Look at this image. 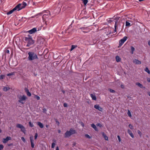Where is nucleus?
<instances>
[{
	"label": "nucleus",
	"mask_w": 150,
	"mask_h": 150,
	"mask_svg": "<svg viewBox=\"0 0 150 150\" xmlns=\"http://www.w3.org/2000/svg\"><path fill=\"white\" fill-rule=\"evenodd\" d=\"M33 142V141H31V147L33 148L34 147V143Z\"/></svg>",
	"instance_id": "nucleus-32"
},
{
	"label": "nucleus",
	"mask_w": 150,
	"mask_h": 150,
	"mask_svg": "<svg viewBox=\"0 0 150 150\" xmlns=\"http://www.w3.org/2000/svg\"><path fill=\"white\" fill-rule=\"evenodd\" d=\"M14 74H15L14 72H11L10 73L7 74V76H12V75H14Z\"/></svg>",
	"instance_id": "nucleus-24"
},
{
	"label": "nucleus",
	"mask_w": 150,
	"mask_h": 150,
	"mask_svg": "<svg viewBox=\"0 0 150 150\" xmlns=\"http://www.w3.org/2000/svg\"><path fill=\"white\" fill-rule=\"evenodd\" d=\"M96 96H94V100H96Z\"/></svg>",
	"instance_id": "nucleus-61"
},
{
	"label": "nucleus",
	"mask_w": 150,
	"mask_h": 150,
	"mask_svg": "<svg viewBox=\"0 0 150 150\" xmlns=\"http://www.w3.org/2000/svg\"><path fill=\"white\" fill-rule=\"evenodd\" d=\"M35 98H36L37 100H39L40 99V97L39 96H37V95H35Z\"/></svg>",
	"instance_id": "nucleus-37"
},
{
	"label": "nucleus",
	"mask_w": 150,
	"mask_h": 150,
	"mask_svg": "<svg viewBox=\"0 0 150 150\" xmlns=\"http://www.w3.org/2000/svg\"><path fill=\"white\" fill-rule=\"evenodd\" d=\"M10 88L8 87H4L3 88V90L4 91H6L10 89Z\"/></svg>",
	"instance_id": "nucleus-15"
},
{
	"label": "nucleus",
	"mask_w": 150,
	"mask_h": 150,
	"mask_svg": "<svg viewBox=\"0 0 150 150\" xmlns=\"http://www.w3.org/2000/svg\"><path fill=\"white\" fill-rule=\"evenodd\" d=\"M6 52L7 53H9V51L8 50H6Z\"/></svg>",
	"instance_id": "nucleus-51"
},
{
	"label": "nucleus",
	"mask_w": 150,
	"mask_h": 150,
	"mask_svg": "<svg viewBox=\"0 0 150 150\" xmlns=\"http://www.w3.org/2000/svg\"><path fill=\"white\" fill-rule=\"evenodd\" d=\"M58 132L59 133H60V132H61V131H60V130H58Z\"/></svg>",
	"instance_id": "nucleus-60"
},
{
	"label": "nucleus",
	"mask_w": 150,
	"mask_h": 150,
	"mask_svg": "<svg viewBox=\"0 0 150 150\" xmlns=\"http://www.w3.org/2000/svg\"><path fill=\"white\" fill-rule=\"evenodd\" d=\"M42 110H43V112L46 113V112L47 111V110L46 109L44 108Z\"/></svg>",
	"instance_id": "nucleus-43"
},
{
	"label": "nucleus",
	"mask_w": 150,
	"mask_h": 150,
	"mask_svg": "<svg viewBox=\"0 0 150 150\" xmlns=\"http://www.w3.org/2000/svg\"><path fill=\"white\" fill-rule=\"evenodd\" d=\"M94 108L97 109H98L100 111H102L103 110V109L102 108L100 107L98 105H94Z\"/></svg>",
	"instance_id": "nucleus-12"
},
{
	"label": "nucleus",
	"mask_w": 150,
	"mask_h": 150,
	"mask_svg": "<svg viewBox=\"0 0 150 150\" xmlns=\"http://www.w3.org/2000/svg\"><path fill=\"white\" fill-rule=\"evenodd\" d=\"M18 98L19 99L18 101V102L22 104L24 103L23 101H25L26 98V96L24 95L22 96L18 95Z\"/></svg>",
	"instance_id": "nucleus-5"
},
{
	"label": "nucleus",
	"mask_w": 150,
	"mask_h": 150,
	"mask_svg": "<svg viewBox=\"0 0 150 150\" xmlns=\"http://www.w3.org/2000/svg\"><path fill=\"white\" fill-rule=\"evenodd\" d=\"M6 142H7V141H3V142H4V143H6Z\"/></svg>",
	"instance_id": "nucleus-63"
},
{
	"label": "nucleus",
	"mask_w": 150,
	"mask_h": 150,
	"mask_svg": "<svg viewBox=\"0 0 150 150\" xmlns=\"http://www.w3.org/2000/svg\"><path fill=\"white\" fill-rule=\"evenodd\" d=\"M127 37L126 36L124 37L122 39H121L119 42V46H121L124 42L126 40Z\"/></svg>",
	"instance_id": "nucleus-8"
},
{
	"label": "nucleus",
	"mask_w": 150,
	"mask_h": 150,
	"mask_svg": "<svg viewBox=\"0 0 150 150\" xmlns=\"http://www.w3.org/2000/svg\"><path fill=\"white\" fill-rule=\"evenodd\" d=\"M147 81L149 82H150V79L149 78L147 79Z\"/></svg>",
	"instance_id": "nucleus-54"
},
{
	"label": "nucleus",
	"mask_w": 150,
	"mask_h": 150,
	"mask_svg": "<svg viewBox=\"0 0 150 150\" xmlns=\"http://www.w3.org/2000/svg\"><path fill=\"white\" fill-rule=\"evenodd\" d=\"M16 126L17 128L21 129V131L25 134L26 130L24 127L22 125L18 124L16 125Z\"/></svg>",
	"instance_id": "nucleus-6"
},
{
	"label": "nucleus",
	"mask_w": 150,
	"mask_h": 150,
	"mask_svg": "<svg viewBox=\"0 0 150 150\" xmlns=\"http://www.w3.org/2000/svg\"><path fill=\"white\" fill-rule=\"evenodd\" d=\"M146 72H147V73L149 74H150V71L149 70L148 68L147 67L144 70Z\"/></svg>",
	"instance_id": "nucleus-23"
},
{
	"label": "nucleus",
	"mask_w": 150,
	"mask_h": 150,
	"mask_svg": "<svg viewBox=\"0 0 150 150\" xmlns=\"http://www.w3.org/2000/svg\"><path fill=\"white\" fill-rule=\"evenodd\" d=\"M136 85L142 88H145L143 87V85L139 83H136Z\"/></svg>",
	"instance_id": "nucleus-16"
},
{
	"label": "nucleus",
	"mask_w": 150,
	"mask_h": 150,
	"mask_svg": "<svg viewBox=\"0 0 150 150\" xmlns=\"http://www.w3.org/2000/svg\"><path fill=\"white\" fill-rule=\"evenodd\" d=\"M21 5L20 4H19L17 5L13 9L14 11H19L21 10V8H20V7Z\"/></svg>",
	"instance_id": "nucleus-10"
},
{
	"label": "nucleus",
	"mask_w": 150,
	"mask_h": 150,
	"mask_svg": "<svg viewBox=\"0 0 150 150\" xmlns=\"http://www.w3.org/2000/svg\"><path fill=\"white\" fill-rule=\"evenodd\" d=\"M129 127L131 129H133V126L131 124H129Z\"/></svg>",
	"instance_id": "nucleus-38"
},
{
	"label": "nucleus",
	"mask_w": 150,
	"mask_h": 150,
	"mask_svg": "<svg viewBox=\"0 0 150 150\" xmlns=\"http://www.w3.org/2000/svg\"><path fill=\"white\" fill-rule=\"evenodd\" d=\"M56 150H59V149L58 147H57Z\"/></svg>",
	"instance_id": "nucleus-58"
},
{
	"label": "nucleus",
	"mask_w": 150,
	"mask_h": 150,
	"mask_svg": "<svg viewBox=\"0 0 150 150\" xmlns=\"http://www.w3.org/2000/svg\"><path fill=\"white\" fill-rule=\"evenodd\" d=\"M103 136V137L105 138V140H107L108 139V137L105 135L104 133H102Z\"/></svg>",
	"instance_id": "nucleus-19"
},
{
	"label": "nucleus",
	"mask_w": 150,
	"mask_h": 150,
	"mask_svg": "<svg viewBox=\"0 0 150 150\" xmlns=\"http://www.w3.org/2000/svg\"><path fill=\"white\" fill-rule=\"evenodd\" d=\"M81 30H82L83 31V32H87L88 31H84V30H87V28H81Z\"/></svg>",
	"instance_id": "nucleus-26"
},
{
	"label": "nucleus",
	"mask_w": 150,
	"mask_h": 150,
	"mask_svg": "<svg viewBox=\"0 0 150 150\" xmlns=\"http://www.w3.org/2000/svg\"><path fill=\"white\" fill-rule=\"evenodd\" d=\"M129 134V135L131 136V137H132V138H134V135H133V134H132V133H131Z\"/></svg>",
	"instance_id": "nucleus-44"
},
{
	"label": "nucleus",
	"mask_w": 150,
	"mask_h": 150,
	"mask_svg": "<svg viewBox=\"0 0 150 150\" xmlns=\"http://www.w3.org/2000/svg\"><path fill=\"white\" fill-rule=\"evenodd\" d=\"M148 95L150 96V92H148Z\"/></svg>",
	"instance_id": "nucleus-59"
},
{
	"label": "nucleus",
	"mask_w": 150,
	"mask_h": 150,
	"mask_svg": "<svg viewBox=\"0 0 150 150\" xmlns=\"http://www.w3.org/2000/svg\"><path fill=\"white\" fill-rule=\"evenodd\" d=\"M64 106L65 107H67V104L66 103H64Z\"/></svg>",
	"instance_id": "nucleus-47"
},
{
	"label": "nucleus",
	"mask_w": 150,
	"mask_h": 150,
	"mask_svg": "<svg viewBox=\"0 0 150 150\" xmlns=\"http://www.w3.org/2000/svg\"><path fill=\"white\" fill-rule=\"evenodd\" d=\"M137 132L138 134L140 135V136H141L142 135V133L141 131L139 130H138Z\"/></svg>",
	"instance_id": "nucleus-36"
},
{
	"label": "nucleus",
	"mask_w": 150,
	"mask_h": 150,
	"mask_svg": "<svg viewBox=\"0 0 150 150\" xmlns=\"http://www.w3.org/2000/svg\"><path fill=\"white\" fill-rule=\"evenodd\" d=\"M108 21L109 23H110L112 21V20L110 19H109V20H108Z\"/></svg>",
	"instance_id": "nucleus-53"
},
{
	"label": "nucleus",
	"mask_w": 150,
	"mask_h": 150,
	"mask_svg": "<svg viewBox=\"0 0 150 150\" xmlns=\"http://www.w3.org/2000/svg\"><path fill=\"white\" fill-rule=\"evenodd\" d=\"M21 139H22V140L23 141H24L25 140V139H24V138L23 137H21Z\"/></svg>",
	"instance_id": "nucleus-56"
},
{
	"label": "nucleus",
	"mask_w": 150,
	"mask_h": 150,
	"mask_svg": "<svg viewBox=\"0 0 150 150\" xmlns=\"http://www.w3.org/2000/svg\"><path fill=\"white\" fill-rule=\"evenodd\" d=\"M133 62L136 64H141V62L137 59H134Z\"/></svg>",
	"instance_id": "nucleus-13"
},
{
	"label": "nucleus",
	"mask_w": 150,
	"mask_h": 150,
	"mask_svg": "<svg viewBox=\"0 0 150 150\" xmlns=\"http://www.w3.org/2000/svg\"><path fill=\"white\" fill-rule=\"evenodd\" d=\"M94 129L96 131H98V128L96 127V126L94 125Z\"/></svg>",
	"instance_id": "nucleus-42"
},
{
	"label": "nucleus",
	"mask_w": 150,
	"mask_h": 150,
	"mask_svg": "<svg viewBox=\"0 0 150 150\" xmlns=\"http://www.w3.org/2000/svg\"><path fill=\"white\" fill-rule=\"evenodd\" d=\"M116 60L117 62H119L120 60V58L118 56H117L116 57Z\"/></svg>",
	"instance_id": "nucleus-21"
},
{
	"label": "nucleus",
	"mask_w": 150,
	"mask_h": 150,
	"mask_svg": "<svg viewBox=\"0 0 150 150\" xmlns=\"http://www.w3.org/2000/svg\"><path fill=\"white\" fill-rule=\"evenodd\" d=\"M127 132L129 134H130L132 133L131 131H130L129 129H128Z\"/></svg>",
	"instance_id": "nucleus-49"
},
{
	"label": "nucleus",
	"mask_w": 150,
	"mask_h": 150,
	"mask_svg": "<svg viewBox=\"0 0 150 150\" xmlns=\"http://www.w3.org/2000/svg\"><path fill=\"white\" fill-rule=\"evenodd\" d=\"M127 114L128 116L130 117H132V115L131 112L129 110H128Z\"/></svg>",
	"instance_id": "nucleus-22"
},
{
	"label": "nucleus",
	"mask_w": 150,
	"mask_h": 150,
	"mask_svg": "<svg viewBox=\"0 0 150 150\" xmlns=\"http://www.w3.org/2000/svg\"><path fill=\"white\" fill-rule=\"evenodd\" d=\"M24 40L27 43L26 45L27 47H30L34 43V41L32 39L31 36L29 35H28L27 37H25Z\"/></svg>",
	"instance_id": "nucleus-1"
},
{
	"label": "nucleus",
	"mask_w": 150,
	"mask_h": 150,
	"mask_svg": "<svg viewBox=\"0 0 150 150\" xmlns=\"http://www.w3.org/2000/svg\"><path fill=\"white\" fill-rule=\"evenodd\" d=\"M55 145V143H53L52 144V148H54V146Z\"/></svg>",
	"instance_id": "nucleus-41"
},
{
	"label": "nucleus",
	"mask_w": 150,
	"mask_h": 150,
	"mask_svg": "<svg viewBox=\"0 0 150 150\" xmlns=\"http://www.w3.org/2000/svg\"><path fill=\"white\" fill-rule=\"evenodd\" d=\"M80 124L83 127H84V125L83 122H80Z\"/></svg>",
	"instance_id": "nucleus-45"
},
{
	"label": "nucleus",
	"mask_w": 150,
	"mask_h": 150,
	"mask_svg": "<svg viewBox=\"0 0 150 150\" xmlns=\"http://www.w3.org/2000/svg\"><path fill=\"white\" fill-rule=\"evenodd\" d=\"M23 18V17H22V18L20 20V21H22V19Z\"/></svg>",
	"instance_id": "nucleus-64"
},
{
	"label": "nucleus",
	"mask_w": 150,
	"mask_h": 150,
	"mask_svg": "<svg viewBox=\"0 0 150 150\" xmlns=\"http://www.w3.org/2000/svg\"><path fill=\"white\" fill-rule=\"evenodd\" d=\"M25 91L27 93V95L29 96H31V93L29 92V91H28V89H25Z\"/></svg>",
	"instance_id": "nucleus-17"
},
{
	"label": "nucleus",
	"mask_w": 150,
	"mask_h": 150,
	"mask_svg": "<svg viewBox=\"0 0 150 150\" xmlns=\"http://www.w3.org/2000/svg\"><path fill=\"white\" fill-rule=\"evenodd\" d=\"M46 127H49V125H46Z\"/></svg>",
	"instance_id": "nucleus-62"
},
{
	"label": "nucleus",
	"mask_w": 150,
	"mask_h": 150,
	"mask_svg": "<svg viewBox=\"0 0 150 150\" xmlns=\"http://www.w3.org/2000/svg\"><path fill=\"white\" fill-rule=\"evenodd\" d=\"M148 44L149 46H150V40H149L148 42Z\"/></svg>",
	"instance_id": "nucleus-57"
},
{
	"label": "nucleus",
	"mask_w": 150,
	"mask_h": 150,
	"mask_svg": "<svg viewBox=\"0 0 150 150\" xmlns=\"http://www.w3.org/2000/svg\"><path fill=\"white\" fill-rule=\"evenodd\" d=\"M4 76L3 75H1L0 76V80H1L4 79Z\"/></svg>",
	"instance_id": "nucleus-39"
},
{
	"label": "nucleus",
	"mask_w": 150,
	"mask_h": 150,
	"mask_svg": "<svg viewBox=\"0 0 150 150\" xmlns=\"http://www.w3.org/2000/svg\"><path fill=\"white\" fill-rule=\"evenodd\" d=\"M96 126L99 127H102V125L100 123H98L96 125Z\"/></svg>",
	"instance_id": "nucleus-34"
},
{
	"label": "nucleus",
	"mask_w": 150,
	"mask_h": 150,
	"mask_svg": "<svg viewBox=\"0 0 150 150\" xmlns=\"http://www.w3.org/2000/svg\"><path fill=\"white\" fill-rule=\"evenodd\" d=\"M28 59L29 61H31L38 59L36 54L33 52H28Z\"/></svg>",
	"instance_id": "nucleus-2"
},
{
	"label": "nucleus",
	"mask_w": 150,
	"mask_h": 150,
	"mask_svg": "<svg viewBox=\"0 0 150 150\" xmlns=\"http://www.w3.org/2000/svg\"><path fill=\"white\" fill-rule=\"evenodd\" d=\"M91 97L93 100H94V95L93 94H91Z\"/></svg>",
	"instance_id": "nucleus-48"
},
{
	"label": "nucleus",
	"mask_w": 150,
	"mask_h": 150,
	"mask_svg": "<svg viewBox=\"0 0 150 150\" xmlns=\"http://www.w3.org/2000/svg\"><path fill=\"white\" fill-rule=\"evenodd\" d=\"M85 136L86 138L90 139L91 138V136L89 135L88 134H86L85 135Z\"/></svg>",
	"instance_id": "nucleus-30"
},
{
	"label": "nucleus",
	"mask_w": 150,
	"mask_h": 150,
	"mask_svg": "<svg viewBox=\"0 0 150 150\" xmlns=\"http://www.w3.org/2000/svg\"><path fill=\"white\" fill-rule=\"evenodd\" d=\"M14 11V10L13 9L12 10H11L9 12H8L7 13V15L10 14H11Z\"/></svg>",
	"instance_id": "nucleus-25"
},
{
	"label": "nucleus",
	"mask_w": 150,
	"mask_h": 150,
	"mask_svg": "<svg viewBox=\"0 0 150 150\" xmlns=\"http://www.w3.org/2000/svg\"><path fill=\"white\" fill-rule=\"evenodd\" d=\"M83 2L85 5H86L88 2V0H83Z\"/></svg>",
	"instance_id": "nucleus-28"
},
{
	"label": "nucleus",
	"mask_w": 150,
	"mask_h": 150,
	"mask_svg": "<svg viewBox=\"0 0 150 150\" xmlns=\"http://www.w3.org/2000/svg\"><path fill=\"white\" fill-rule=\"evenodd\" d=\"M29 125L31 127H33L34 125L31 122H29Z\"/></svg>",
	"instance_id": "nucleus-31"
},
{
	"label": "nucleus",
	"mask_w": 150,
	"mask_h": 150,
	"mask_svg": "<svg viewBox=\"0 0 150 150\" xmlns=\"http://www.w3.org/2000/svg\"><path fill=\"white\" fill-rule=\"evenodd\" d=\"M4 146H3L1 144L0 145V150H1L2 149H3Z\"/></svg>",
	"instance_id": "nucleus-40"
},
{
	"label": "nucleus",
	"mask_w": 150,
	"mask_h": 150,
	"mask_svg": "<svg viewBox=\"0 0 150 150\" xmlns=\"http://www.w3.org/2000/svg\"><path fill=\"white\" fill-rule=\"evenodd\" d=\"M46 16H48V15H46V14H44L43 16H42V18L43 19V20H45V19H46V18L47 17H46Z\"/></svg>",
	"instance_id": "nucleus-29"
},
{
	"label": "nucleus",
	"mask_w": 150,
	"mask_h": 150,
	"mask_svg": "<svg viewBox=\"0 0 150 150\" xmlns=\"http://www.w3.org/2000/svg\"><path fill=\"white\" fill-rule=\"evenodd\" d=\"M121 88H124V86L123 84H121L120 86Z\"/></svg>",
	"instance_id": "nucleus-50"
},
{
	"label": "nucleus",
	"mask_w": 150,
	"mask_h": 150,
	"mask_svg": "<svg viewBox=\"0 0 150 150\" xmlns=\"http://www.w3.org/2000/svg\"><path fill=\"white\" fill-rule=\"evenodd\" d=\"M44 41V40L41 37L38 38L37 40V43L40 45L42 44Z\"/></svg>",
	"instance_id": "nucleus-7"
},
{
	"label": "nucleus",
	"mask_w": 150,
	"mask_h": 150,
	"mask_svg": "<svg viewBox=\"0 0 150 150\" xmlns=\"http://www.w3.org/2000/svg\"><path fill=\"white\" fill-rule=\"evenodd\" d=\"M20 4L21 5L20 6L21 9L24 8L27 5V4L24 2H23L22 3Z\"/></svg>",
	"instance_id": "nucleus-11"
},
{
	"label": "nucleus",
	"mask_w": 150,
	"mask_h": 150,
	"mask_svg": "<svg viewBox=\"0 0 150 150\" xmlns=\"http://www.w3.org/2000/svg\"><path fill=\"white\" fill-rule=\"evenodd\" d=\"M117 138L119 141H120V138L119 136L118 135L117 136Z\"/></svg>",
	"instance_id": "nucleus-52"
},
{
	"label": "nucleus",
	"mask_w": 150,
	"mask_h": 150,
	"mask_svg": "<svg viewBox=\"0 0 150 150\" xmlns=\"http://www.w3.org/2000/svg\"><path fill=\"white\" fill-rule=\"evenodd\" d=\"M131 54H133V52H134V51L135 50V49L133 46H131Z\"/></svg>",
	"instance_id": "nucleus-20"
},
{
	"label": "nucleus",
	"mask_w": 150,
	"mask_h": 150,
	"mask_svg": "<svg viewBox=\"0 0 150 150\" xmlns=\"http://www.w3.org/2000/svg\"><path fill=\"white\" fill-rule=\"evenodd\" d=\"M108 90L110 92L112 93H114L115 92V91L114 90L111 89H109Z\"/></svg>",
	"instance_id": "nucleus-33"
},
{
	"label": "nucleus",
	"mask_w": 150,
	"mask_h": 150,
	"mask_svg": "<svg viewBox=\"0 0 150 150\" xmlns=\"http://www.w3.org/2000/svg\"><path fill=\"white\" fill-rule=\"evenodd\" d=\"M77 47L75 45H72L71 46V51H72L73 50H74L75 48H76Z\"/></svg>",
	"instance_id": "nucleus-27"
},
{
	"label": "nucleus",
	"mask_w": 150,
	"mask_h": 150,
	"mask_svg": "<svg viewBox=\"0 0 150 150\" xmlns=\"http://www.w3.org/2000/svg\"><path fill=\"white\" fill-rule=\"evenodd\" d=\"M91 126L92 127L94 128V124H92L91 125Z\"/></svg>",
	"instance_id": "nucleus-55"
},
{
	"label": "nucleus",
	"mask_w": 150,
	"mask_h": 150,
	"mask_svg": "<svg viewBox=\"0 0 150 150\" xmlns=\"http://www.w3.org/2000/svg\"><path fill=\"white\" fill-rule=\"evenodd\" d=\"M76 131L72 129H71L69 131H67L65 134V137H69L71 135L75 133Z\"/></svg>",
	"instance_id": "nucleus-3"
},
{
	"label": "nucleus",
	"mask_w": 150,
	"mask_h": 150,
	"mask_svg": "<svg viewBox=\"0 0 150 150\" xmlns=\"http://www.w3.org/2000/svg\"><path fill=\"white\" fill-rule=\"evenodd\" d=\"M38 125L41 128H42L43 127V124L40 122H37Z\"/></svg>",
	"instance_id": "nucleus-14"
},
{
	"label": "nucleus",
	"mask_w": 150,
	"mask_h": 150,
	"mask_svg": "<svg viewBox=\"0 0 150 150\" xmlns=\"http://www.w3.org/2000/svg\"><path fill=\"white\" fill-rule=\"evenodd\" d=\"M120 18L119 17H115L114 19L116 21L115 22V30L114 31L115 32L116 31V29L117 27H118L120 26V23L119 21H118L119 20Z\"/></svg>",
	"instance_id": "nucleus-4"
},
{
	"label": "nucleus",
	"mask_w": 150,
	"mask_h": 150,
	"mask_svg": "<svg viewBox=\"0 0 150 150\" xmlns=\"http://www.w3.org/2000/svg\"><path fill=\"white\" fill-rule=\"evenodd\" d=\"M3 139L4 141H8L9 140H11V138L10 137H7L6 138H4Z\"/></svg>",
	"instance_id": "nucleus-18"
},
{
	"label": "nucleus",
	"mask_w": 150,
	"mask_h": 150,
	"mask_svg": "<svg viewBox=\"0 0 150 150\" xmlns=\"http://www.w3.org/2000/svg\"><path fill=\"white\" fill-rule=\"evenodd\" d=\"M130 23L127 21L126 22V26H129L130 25Z\"/></svg>",
	"instance_id": "nucleus-35"
},
{
	"label": "nucleus",
	"mask_w": 150,
	"mask_h": 150,
	"mask_svg": "<svg viewBox=\"0 0 150 150\" xmlns=\"http://www.w3.org/2000/svg\"><path fill=\"white\" fill-rule=\"evenodd\" d=\"M38 137V134L37 133H36L35 136V140L37 139Z\"/></svg>",
	"instance_id": "nucleus-46"
},
{
	"label": "nucleus",
	"mask_w": 150,
	"mask_h": 150,
	"mask_svg": "<svg viewBox=\"0 0 150 150\" xmlns=\"http://www.w3.org/2000/svg\"><path fill=\"white\" fill-rule=\"evenodd\" d=\"M37 31V28H34L28 31L27 32L29 33L30 34H33L35 33Z\"/></svg>",
	"instance_id": "nucleus-9"
}]
</instances>
